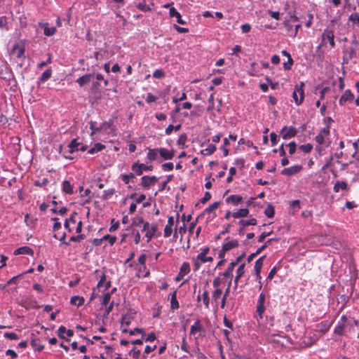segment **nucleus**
Here are the masks:
<instances>
[{
    "label": "nucleus",
    "mask_w": 359,
    "mask_h": 359,
    "mask_svg": "<svg viewBox=\"0 0 359 359\" xmlns=\"http://www.w3.org/2000/svg\"><path fill=\"white\" fill-rule=\"evenodd\" d=\"M105 148V146L101 143H96L94 144V146L90 148L88 151V153L90 154H94L97 152H99L102 150H103Z\"/></svg>",
    "instance_id": "30"
},
{
    "label": "nucleus",
    "mask_w": 359,
    "mask_h": 359,
    "mask_svg": "<svg viewBox=\"0 0 359 359\" xmlns=\"http://www.w3.org/2000/svg\"><path fill=\"white\" fill-rule=\"evenodd\" d=\"M313 149V146L311 144H306L301 145L299 147V149H301L304 153H309Z\"/></svg>",
    "instance_id": "56"
},
{
    "label": "nucleus",
    "mask_w": 359,
    "mask_h": 359,
    "mask_svg": "<svg viewBox=\"0 0 359 359\" xmlns=\"http://www.w3.org/2000/svg\"><path fill=\"white\" fill-rule=\"evenodd\" d=\"M77 216L76 212H73L69 218L67 219L65 222V228L68 229L69 232L72 231L74 229L76 224H77V221L76 219V217Z\"/></svg>",
    "instance_id": "9"
},
{
    "label": "nucleus",
    "mask_w": 359,
    "mask_h": 359,
    "mask_svg": "<svg viewBox=\"0 0 359 359\" xmlns=\"http://www.w3.org/2000/svg\"><path fill=\"white\" fill-rule=\"evenodd\" d=\"M137 8L138 9H140V11H143V12H147V11H151V7L149 6V5H147L144 1V2H141V3H139L137 5Z\"/></svg>",
    "instance_id": "52"
},
{
    "label": "nucleus",
    "mask_w": 359,
    "mask_h": 359,
    "mask_svg": "<svg viewBox=\"0 0 359 359\" xmlns=\"http://www.w3.org/2000/svg\"><path fill=\"white\" fill-rule=\"evenodd\" d=\"M174 225V218L173 217H169L168 219V223L164 229V237H169L172 232V226Z\"/></svg>",
    "instance_id": "18"
},
{
    "label": "nucleus",
    "mask_w": 359,
    "mask_h": 359,
    "mask_svg": "<svg viewBox=\"0 0 359 359\" xmlns=\"http://www.w3.org/2000/svg\"><path fill=\"white\" fill-rule=\"evenodd\" d=\"M62 191L67 194L73 193V186L69 181L65 180L62 182Z\"/></svg>",
    "instance_id": "32"
},
{
    "label": "nucleus",
    "mask_w": 359,
    "mask_h": 359,
    "mask_svg": "<svg viewBox=\"0 0 359 359\" xmlns=\"http://www.w3.org/2000/svg\"><path fill=\"white\" fill-rule=\"evenodd\" d=\"M13 53L16 55V57H21L24 55L25 49L23 48L15 46L13 47Z\"/></svg>",
    "instance_id": "44"
},
{
    "label": "nucleus",
    "mask_w": 359,
    "mask_h": 359,
    "mask_svg": "<svg viewBox=\"0 0 359 359\" xmlns=\"http://www.w3.org/2000/svg\"><path fill=\"white\" fill-rule=\"evenodd\" d=\"M288 147H289V154L290 155H292L293 154H294V152L296 151V148H297L296 143L294 142H290L288 144Z\"/></svg>",
    "instance_id": "64"
},
{
    "label": "nucleus",
    "mask_w": 359,
    "mask_h": 359,
    "mask_svg": "<svg viewBox=\"0 0 359 359\" xmlns=\"http://www.w3.org/2000/svg\"><path fill=\"white\" fill-rule=\"evenodd\" d=\"M356 48L351 47L346 50V53L348 55L349 59H353L356 55Z\"/></svg>",
    "instance_id": "54"
},
{
    "label": "nucleus",
    "mask_w": 359,
    "mask_h": 359,
    "mask_svg": "<svg viewBox=\"0 0 359 359\" xmlns=\"http://www.w3.org/2000/svg\"><path fill=\"white\" fill-rule=\"evenodd\" d=\"M79 146H80V143L77 142L76 139H74L73 140H72L71 142L68 145V147L69 149V153L72 154L74 151H78Z\"/></svg>",
    "instance_id": "36"
},
{
    "label": "nucleus",
    "mask_w": 359,
    "mask_h": 359,
    "mask_svg": "<svg viewBox=\"0 0 359 359\" xmlns=\"http://www.w3.org/2000/svg\"><path fill=\"white\" fill-rule=\"evenodd\" d=\"M116 290V288H114V289H112L111 292H107L104 294L103 299H102V304L103 306H107V304L110 302L111 293L114 292Z\"/></svg>",
    "instance_id": "40"
},
{
    "label": "nucleus",
    "mask_w": 359,
    "mask_h": 359,
    "mask_svg": "<svg viewBox=\"0 0 359 359\" xmlns=\"http://www.w3.org/2000/svg\"><path fill=\"white\" fill-rule=\"evenodd\" d=\"M216 147L214 144H209L207 148L201 151L202 154L208 156L212 154L216 151Z\"/></svg>",
    "instance_id": "38"
},
{
    "label": "nucleus",
    "mask_w": 359,
    "mask_h": 359,
    "mask_svg": "<svg viewBox=\"0 0 359 359\" xmlns=\"http://www.w3.org/2000/svg\"><path fill=\"white\" fill-rule=\"evenodd\" d=\"M222 294V289L220 288H216L214 292H212V299L214 300V302H215L216 303H217L218 300L220 299L221 297V295Z\"/></svg>",
    "instance_id": "41"
},
{
    "label": "nucleus",
    "mask_w": 359,
    "mask_h": 359,
    "mask_svg": "<svg viewBox=\"0 0 359 359\" xmlns=\"http://www.w3.org/2000/svg\"><path fill=\"white\" fill-rule=\"evenodd\" d=\"M187 136L185 133L181 134L177 141V144L182 146V148H184L186 147L185 143L187 142Z\"/></svg>",
    "instance_id": "43"
},
{
    "label": "nucleus",
    "mask_w": 359,
    "mask_h": 359,
    "mask_svg": "<svg viewBox=\"0 0 359 359\" xmlns=\"http://www.w3.org/2000/svg\"><path fill=\"white\" fill-rule=\"evenodd\" d=\"M135 177V175L133 173H130V174H122L121 175V178L122 180V181L125 183V184H128L130 182V179H133Z\"/></svg>",
    "instance_id": "47"
},
{
    "label": "nucleus",
    "mask_w": 359,
    "mask_h": 359,
    "mask_svg": "<svg viewBox=\"0 0 359 359\" xmlns=\"http://www.w3.org/2000/svg\"><path fill=\"white\" fill-rule=\"evenodd\" d=\"M169 15L171 18H175L176 21L180 25H184L186 22L182 20L181 14L174 7H170L169 11Z\"/></svg>",
    "instance_id": "16"
},
{
    "label": "nucleus",
    "mask_w": 359,
    "mask_h": 359,
    "mask_svg": "<svg viewBox=\"0 0 359 359\" xmlns=\"http://www.w3.org/2000/svg\"><path fill=\"white\" fill-rule=\"evenodd\" d=\"M144 222V219L141 217H135L132 219V224L135 226H140Z\"/></svg>",
    "instance_id": "53"
},
{
    "label": "nucleus",
    "mask_w": 359,
    "mask_h": 359,
    "mask_svg": "<svg viewBox=\"0 0 359 359\" xmlns=\"http://www.w3.org/2000/svg\"><path fill=\"white\" fill-rule=\"evenodd\" d=\"M236 168H233V167L230 168V169H229V176L226 178V182H227L228 183H230V182H232V180H233V176L234 175H236Z\"/></svg>",
    "instance_id": "60"
},
{
    "label": "nucleus",
    "mask_w": 359,
    "mask_h": 359,
    "mask_svg": "<svg viewBox=\"0 0 359 359\" xmlns=\"http://www.w3.org/2000/svg\"><path fill=\"white\" fill-rule=\"evenodd\" d=\"M243 198L240 195H230L226 198V202L227 203H231L233 205H238L242 203Z\"/></svg>",
    "instance_id": "17"
},
{
    "label": "nucleus",
    "mask_w": 359,
    "mask_h": 359,
    "mask_svg": "<svg viewBox=\"0 0 359 359\" xmlns=\"http://www.w3.org/2000/svg\"><path fill=\"white\" fill-rule=\"evenodd\" d=\"M174 165L172 163H165L162 165V168L164 171H171L173 170Z\"/></svg>",
    "instance_id": "62"
},
{
    "label": "nucleus",
    "mask_w": 359,
    "mask_h": 359,
    "mask_svg": "<svg viewBox=\"0 0 359 359\" xmlns=\"http://www.w3.org/2000/svg\"><path fill=\"white\" fill-rule=\"evenodd\" d=\"M57 335L61 339L69 341V338L74 335V332L72 330H67L65 327L62 325L57 330Z\"/></svg>",
    "instance_id": "8"
},
{
    "label": "nucleus",
    "mask_w": 359,
    "mask_h": 359,
    "mask_svg": "<svg viewBox=\"0 0 359 359\" xmlns=\"http://www.w3.org/2000/svg\"><path fill=\"white\" fill-rule=\"evenodd\" d=\"M265 302H266V294L262 292L259 294L257 299V304L256 306V312L260 319L263 318L264 313L265 311Z\"/></svg>",
    "instance_id": "2"
},
{
    "label": "nucleus",
    "mask_w": 359,
    "mask_h": 359,
    "mask_svg": "<svg viewBox=\"0 0 359 359\" xmlns=\"http://www.w3.org/2000/svg\"><path fill=\"white\" fill-rule=\"evenodd\" d=\"M94 74H86L78 78L76 82L79 84L80 87H83L86 84L90 83L92 81V79L94 78Z\"/></svg>",
    "instance_id": "13"
},
{
    "label": "nucleus",
    "mask_w": 359,
    "mask_h": 359,
    "mask_svg": "<svg viewBox=\"0 0 359 359\" xmlns=\"http://www.w3.org/2000/svg\"><path fill=\"white\" fill-rule=\"evenodd\" d=\"M249 214V210L248 208H241L236 212L232 213V217L234 219L242 218L248 217Z\"/></svg>",
    "instance_id": "23"
},
{
    "label": "nucleus",
    "mask_w": 359,
    "mask_h": 359,
    "mask_svg": "<svg viewBox=\"0 0 359 359\" xmlns=\"http://www.w3.org/2000/svg\"><path fill=\"white\" fill-rule=\"evenodd\" d=\"M237 265V262H231L226 271L224 272L223 276L226 278H229L230 279L229 280V285L231 283V280L233 277V271L234 269L235 266Z\"/></svg>",
    "instance_id": "21"
},
{
    "label": "nucleus",
    "mask_w": 359,
    "mask_h": 359,
    "mask_svg": "<svg viewBox=\"0 0 359 359\" xmlns=\"http://www.w3.org/2000/svg\"><path fill=\"white\" fill-rule=\"evenodd\" d=\"M100 131H102L106 134H112L116 130V126L114 125L113 121L109 120L104 121L99 126Z\"/></svg>",
    "instance_id": "6"
},
{
    "label": "nucleus",
    "mask_w": 359,
    "mask_h": 359,
    "mask_svg": "<svg viewBox=\"0 0 359 359\" xmlns=\"http://www.w3.org/2000/svg\"><path fill=\"white\" fill-rule=\"evenodd\" d=\"M159 155V149H148V152L147 154V159L149 162H152L154 161L157 160L158 156Z\"/></svg>",
    "instance_id": "19"
},
{
    "label": "nucleus",
    "mask_w": 359,
    "mask_h": 359,
    "mask_svg": "<svg viewBox=\"0 0 359 359\" xmlns=\"http://www.w3.org/2000/svg\"><path fill=\"white\" fill-rule=\"evenodd\" d=\"M39 26L43 29V34L47 36H51L56 32L55 27H48V23L46 22H39Z\"/></svg>",
    "instance_id": "11"
},
{
    "label": "nucleus",
    "mask_w": 359,
    "mask_h": 359,
    "mask_svg": "<svg viewBox=\"0 0 359 359\" xmlns=\"http://www.w3.org/2000/svg\"><path fill=\"white\" fill-rule=\"evenodd\" d=\"M245 264H241L236 270V276L234 279V288L236 289L238 287V283L239 279L243 276L245 273Z\"/></svg>",
    "instance_id": "20"
},
{
    "label": "nucleus",
    "mask_w": 359,
    "mask_h": 359,
    "mask_svg": "<svg viewBox=\"0 0 359 359\" xmlns=\"http://www.w3.org/2000/svg\"><path fill=\"white\" fill-rule=\"evenodd\" d=\"M158 229V226L156 224H149L147 231L145 233V236L147 238V242H149L153 236L155 235Z\"/></svg>",
    "instance_id": "22"
},
{
    "label": "nucleus",
    "mask_w": 359,
    "mask_h": 359,
    "mask_svg": "<svg viewBox=\"0 0 359 359\" xmlns=\"http://www.w3.org/2000/svg\"><path fill=\"white\" fill-rule=\"evenodd\" d=\"M153 76L156 79H162L165 76V73L161 69H156L153 72Z\"/></svg>",
    "instance_id": "59"
},
{
    "label": "nucleus",
    "mask_w": 359,
    "mask_h": 359,
    "mask_svg": "<svg viewBox=\"0 0 359 359\" xmlns=\"http://www.w3.org/2000/svg\"><path fill=\"white\" fill-rule=\"evenodd\" d=\"M229 291H230V285H229L223 294L222 298V301H221V308L222 309H224L226 305V297L229 293Z\"/></svg>",
    "instance_id": "51"
},
{
    "label": "nucleus",
    "mask_w": 359,
    "mask_h": 359,
    "mask_svg": "<svg viewBox=\"0 0 359 359\" xmlns=\"http://www.w3.org/2000/svg\"><path fill=\"white\" fill-rule=\"evenodd\" d=\"M181 349L187 353H189V345L187 342V339H186V335L184 334V336L182 338V344H181Z\"/></svg>",
    "instance_id": "57"
},
{
    "label": "nucleus",
    "mask_w": 359,
    "mask_h": 359,
    "mask_svg": "<svg viewBox=\"0 0 359 359\" xmlns=\"http://www.w3.org/2000/svg\"><path fill=\"white\" fill-rule=\"evenodd\" d=\"M133 316L131 314H126L121 318V327H128L131 323Z\"/></svg>",
    "instance_id": "33"
},
{
    "label": "nucleus",
    "mask_w": 359,
    "mask_h": 359,
    "mask_svg": "<svg viewBox=\"0 0 359 359\" xmlns=\"http://www.w3.org/2000/svg\"><path fill=\"white\" fill-rule=\"evenodd\" d=\"M170 307L171 309L175 310L177 309L180 306L179 302L177 299V292L175 291L171 294V299H170Z\"/></svg>",
    "instance_id": "29"
},
{
    "label": "nucleus",
    "mask_w": 359,
    "mask_h": 359,
    "mask_svg": "<svg viewBox=\"0 0 359 359\" xmlns=\"http://www.w3.org/2000/svg\"><path fill=\"white\" fill-rule=\"evenodd\" d=\"M202 299L203 304L206 309H209L210 306V297L209 292L207 290H205L202 294Z\"/></svg>",
    "instance_id": "39"
},
{
    "label": "nucleus",
    "mask_w": 359,
    "mask_h": 359,
    "mask_svg": "<svg viewBox=\"0 0 359 359\" xmlns=\"http://www.w3.org/2000/svg\"><path fill=\"white\" fill-rule=\"evenodd\" d=\"M191 271L190 264L189 262H184L182 263L180 268V271L181 274L184 275V276L187 275Z\"/></svg>",
    "instance_id": "31"
},
{
    "label": "nucleus",
    "mask_w": 359,
    "mask_h": 359,
    "mask_svg": "<svg viewBox=\"0 0 359 359\" xmlns=\"http://www.w3.org/2000/svg\"><path fill=\"white\" fill-rule=\"evenodd\" d=\"M102 241H107L109 243L112 245L116 242V237L115 236L107 234L102 237Z\"/></svg>",
    "instance_id": "49"
},
{
    "label": "nucleus",
    "mask_w": 359,
    "mask_h": 359,
    "mask_svg": "<svg viewBox=\"0 0 359 359\" xmlns=\"http://www.w3.org/2000/svg\"><path fill=\"white\" fill-rule=\"evenodd\" d=\"M238 224H239V225L242 228H245V227H246L248 226H250V225H252V226L256 225L257 224V220L255 218H250L248 220L241 219V220H240L238 222Z\"/></svg>",
    "instance_id": "28"
},
{
    "label": "nucleus",
    "mask_w": 359,
    "mask_h": 359,
    "mask_svg": "<svg viewBox=\"0 0 359 359\" xmlns=\"http://www.w3.org/2000/svg\"><path fill=\"white\" fill-rule=\"evenodd\" d=\"M203 330V326L199 320H197L190 329V334L195 335L197 332Z\"/></svg>",
    "instance_id": "27"
},
{
    "label": "nucleus",
    "mask_w": 359,
    "mask_h": 359,
    "mask_svg": "<svg viewBox=\"0 0 359 359\" xmlns=\"http://www.w3.org/2000/svg\"><path fill=\"white\" fill-rule=\"evenodd\" d=\"M90 128L92 130L91 135H93L97 132L100 131L99 127L96 126V122L90 121Z\"/></svg>",
    "instance_id": "58"
},
{
    "label": "nucleus",
    "mask_w": 359,
    "mask_h": 359,
    "mask_svg": "<svg viewBox=\"0 0 359 359\" xmlns=\"http://www.w3.org/2000/svg\"><path fill=\"white\" fill-rule=\"evenodd\" d=\"M354 99V95L350 90H345L344 93L341 96L339 103L341 106L346 104L347 102H352Z\"/></svg>",
    "instance_id": "12"
},
{
    "label": "nucleus",
    "mask_w": 359,
    "mask_h": 359,
    "mask_svg": "<svg viewBox=\"0 0 359 359\" xmlns=\"http://www.w3.org/2000/svg\"><path fill=\"white\" fill-rule=\"evenodd\" d=\"M14 255H33V250L29 247L23 246L16 249L14 251Z\"/></svg>",
    "instance_id": "24"
},
{
    "label": "nucleus",
    "mask_w": 359,
    "mask_h": 359,
    "mask_svg": "<svg viewBox=\"0 0 359 359\" xmlns=\"http://www.w3.org/2000/svg\"><path fill=\"white\" fill-rule=\"evenodd\" d=\"M315 139L316 142L319 144H324L325 143V137L320 133L316 135Z\"/></svg>",
    "instance_id": "63"
},
{
    "label": "nucleus",
    "mask_w": 359,
    "mask_h": 359,
    "mask_svg": "<svg viewBox=\"0 0 359 359\" xmlns=\"http://www.w3.org/2000/svg\"><path fill=\"white\" fill-rule=\"evenodd\" d=\"M293 63H294V61H293L292 58L290 57L289 59H287V62H283V67L285 70H290V69H291Z\"/></svg>",
    "instance_id": "55"
},
{
    "label": "nucleus",
    "mask_w": 359,
    "mask_h": 359,
    "mask_svg": "<svg viewBox=\"0 0 359 359\" xmlns=\"http://www.w3.org/2000/svg\"><path fill=\"white\" fill-rule=\"evenodd\" d=\"M90 82H92L90 92L92 93H95L97 91L99 90L100 87V83H99V81H93V79Z\"/></svg>",
    "instance_id": "48"
},
{
    "label": "nucleus",
    "mask_w": 359,
    "mask_h": 359,
    "mask_svg": "<svg viewBox=\"0 0 359 359\" xmlns=\"http://www.w3.org/2000/svg\"><path fill=\"white\" fill-rule=\"evenodd\" d=\"M264 256L259 257L255 263V273H260L263 266V260Z\"/></svg>",
    "instance_id": "37"
},
{
    "label": "nucleus",
    "mask_w": 359,
    "mask_h": 359,
    "mask_svg": "<svg viewBox=\"0 0 359 359\" xmlns=\"http://www.w3.org/2000/svg\"><path fill=\"white\" fill-rule=\"evenodd\" d=\"M238 246V241L236 239L231 240L225 243H224L222 248L224 251H229L233 248H235Z\"/></svg>",
    "instance_id": "25"
},
{
    "label": "nucleus",
    "mask_w": 359,
    "mask_h": 359,
    "mask_svg": "<svg viewBox=\"0 0 359 359\" xmlns=\"http://www.w3.org/2000/svg\"><path fill=\"white\" fill-rule=\"evenodd\" d=\"M348 188V184L344 181H337L334 185L333 191L335 193H338L339 190H346Z\"/></svg>",
    "instance_id": "26"
},
{
    "label": "nucleus",
    "mask_w": 359,
    "mask_h": 359,
    "mask_svg": "<svg viewBox=\"0 0 359 359\" xmlns=\"http://www.w3.org/2000/svg\"><path fill=\"white\" fill-rule=\"evenodd\" d=\"M334 32L330 29L324 30L322 34L321 46H324L329 43L330 48H333L335 46Z\"/></svg>",
    "instance_id": "3"
},
{
    "label": "nucleus",
    "mask_w": 359,
    "mask_h": 359,
    "mask_svg": "<svg viewBox=\"0 0 359 359\" xmlns=\"http://www.w3.org/2000/svg\"><path fill=\"white\" fill-rule=\"evenodd\" d=\"M264 214L269 218L274 216V208L271 205H269L264 210Z\"/></svg>",
    "instance_id": "46"
},
{
    "label": "nucleus",
    "mask_w": 359,
    "mask_h": 359,
    "mask_svg": "<svg viewBox=\"0 0 359 359\" xmlns=\"http://www.w3.org/2000/svg\"><path fill=\"white\" fill-rule=\"evenodd\" d=\"M52 75V70L50 69H46L43 72L41 77L39 78V82L44 83L48 81Z\"/></svg>",
    "instance_id": "35"
},
{
    "label": "nucleus",
    "mask_w": 359,
    "mask_h": 359,
    "mask_svg": "<svg viewBox=\"0 0 359 359\" xmlns=\"http://www.w3.org/2000/svg\"><path fill=\"white\" fill-rule=\"evenodd\" d=\"M349 21L353 23V25H359V14L358 13H352L349 16Z\"/></svg>",
    "instance_id": "50"
},
{
    "label": "nucleus",
    "mask_w": 359,
    "mask_h": 359,
    "mask_svg": "<svg viewBox=\"0 0 359 359\" xmlns=\"http://www.w3.org/2000/svg\"><path fill=\"white\" fill-rule=\"evenodd\" d=\"M158 181L156 176H143L141 178V184L144 188L148 189L150 186L155 184Z\"/></svg>",
    "instance_id": "10"
},
{
    "label": "nucleus",
    "mask_w": 359,
    "mask_h": 359,
    "mask_svg": "<svg viewBox=\"0 0 359 359\" xmlns=\"http://www.w3.org/2000/svg\"><path fill=\"white\" fill-rule=\"evenodd\" d=\"M297 130L294 127L284 126L280 130V135L284 140L294 137L297 134Z\"/></svg>",
    "instance_id": "5"
},
{
    "label": "nucleus",
    "mask_w": 359,
    "mask_h": 359,
    "mask_svg": "<svg viewBox=\"0 0 359 359\" xmlns=\"http://www.w3.org/2000/svg\"><path fill=\"white\" fill-rule=\"evenodd\" d=\"M159 149V156L163 160H171L174 156V151L168 150L165 148H158Z\"/></svg>",
    "instance_id": "15"
},
{
    "label": "nucleus",
    "mask_w": 359,
    "mask_h": 359,
    "mask_svg": "<svg viewBox=\"0 0 359 359\" xmlns=\"http://www.w3.org/2000/svg\"><path fill=\"white\" fill-rule=\"evenodd\" d=\"M70 303L72 305L80 306L83 304L84 299L82 297L74 296L71 298Z\"/></svg>",
    "instance_id": "34"
},
{
    "label": "nucleus",
    "mask_w": 359,
    "mask_h": 359,
    "mask_svg": "<svg viewBox=\"0 0 359 359\" xmlns=\"http://www.w3.org/2000/svg\"><path fill=\"white\" fill-rule=\"evenodd\" d=\"M4 337L10 340H16L18 339L17 334L14 332H5Z\"/></svg>",
    "instance_id": "61"
},
{
    "label": "nucleus",
    "mask_w": 359,
    "mask_h": 359,
    "mask_svg": "<svg viewBox=\"0 0 359 359\" xmlns=\"http://www.w3.org/2000/svg\"><path fill=\"white\" fill-rule=\"evenodd\" d=\"M114 193H115L114 189L104 190L103 192L102 198L103 200H108L111 198V196L114 194Z\"/></svg>",
    "instance_id": "42"
},
{
    "label": "nucleus",
    "mask_w": 359,
    "mask_h": 359,
    "mask_svg": "<svg viewBox=\"0 0 359 359\" xmlns=\"http://www.w3.org/2000/svg\"><path fill=\"white\" fill-rule=\"evenodd\" d=\"M219 202H215L212 205H209L208 208H206L204 210L205 213H211L214 212L219 205Z\"/></svg>",
    "instance_id": "45"
},
{
    "label": "nucleus",
    "mask_w": 359,
    "mask_h": 359,
    "mask_svg": "<svg viewBox=\"0 0 359 359\" xmlns=\"http://www.w3.org/2000/svg\"><path fill=\"white\" fill-rule=\"evenodd\" d=\"M304 83L302 81L294 88L292 97L297 106H299L304 99Z\"/></svg>",
    "instance_id": "1"
},
{
    "label": "nucleus",
    "mask_w": 359,
    "mask_h": 359,
    "mask_svg": "<svg viewBox=\"0 0 359 359\" xmlns=\"http://www.w3.org/2000/svg\"><path fill=\"white\" fill-rule=\"evenodd\" d=\"M303 169L302 165H295L289 168H284L281 171V174L285 176H292L295 174L299 173Z\"/></svg>",
    "instance_id": "7"
},
{
    "label": "nucleus",
    "mask_w": 359,
    "mask_h": 359,
    "mask_svg": "<svg viewBox=\"0 0 359 359\" xmlns=\"http://www.w3.org/2000/svg\"><path fill=\"white\" fill-rule=\"evenodd\" d=\"M131 168L137 175H141L143 171H151L153 170L152 165H146L144 163H139L138 162L134 163Z\"/></svg>",
    "instance_id": "4"
},
{
    "label": "nucleus",
    "mask_w": 359,
    "mask_h": 359,
    "mask_svg": "<svg viewBox=\"0 0 359 359\" xmlns=\"http://www.w3.org/2000/svg\"><path fill=\"white\" fill-rule=\"evenodd\" d=\"M206 255L198 254L196 258L193 259L194 271H198L201 264L206 262Z\"/></svg>",
    "instance_id": "14"
}]
</instances>
